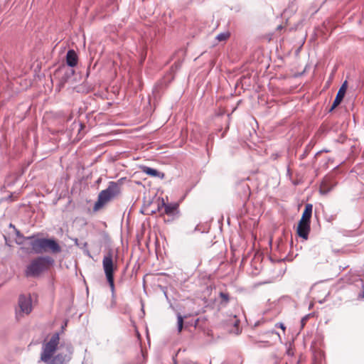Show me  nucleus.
<instances>
[{
    "label": "nucleus",
    "instance_id": "1",
    "mask_svg": "<svg viewBox=\"0 0 364 364\" xmlns=\"http://www.w3.org/2000/svg\"><path fill=\"white\" fill-rule=\"evenodd\" d=\"M60 343V335L53 333L46 338L41 347L40 360L46 364H68L72 358L73 347L70 343L64 346V350L55 354Z\"/></svg>",
    "mask_w": 364,
    "mask_h": 364
},
{
    "label": "nucleus",
    "instance_id": "2",
    "mask_svg": "<svg viewBox=\"0 0 364 364\" xmlns=\"http://www.w3.org/2000/svg\"><path fill=\"white\" fill-rule=\"evenodd\" d=\"M17 235L26 240H29V245L32 250L37 254L42 252H50L56 254L61 252V247L59 244L54 239H34L33 236L23 237L20 235V232H17Z\"/></svg>",
    "mask_w": 364,
    "mask_h": 364
},
{
    "label": "nucleus",
    "instance_id": "3",
    "mask_svg": "<svg viewBox=\"0 0 364 364\" xmlns=\"http://www.w3.org/2000/svg\"><path fill=\"white\" fill-rule=\"evenodd\" d=\"M117 252H114L112 249H109L104 255L102 259L103 269L110 287L112 294H114V259H117Z\"/></svg>",
    "mask_w": 364,
    "mask_h": 364
},
{
    "label": "nucleus",
    "instance_id": "4",
    "mask_svg": "<svg viewBox=\"0 0 364 364\" xmlns=\"http://www.w3.org/2000/svg\"><path fill=\"white\" fill-rule=\"evenodd\" d=\"M53 262V260L50 257H39L32 260L26 269V276H39Z\"/></svg>",
    "mask_w": 364,
    "mask_h": 364
},
{
    "label": "nucleus",
    "instance_id": "5",
    "mask_svg": "<svg viewBox=\"0 0 364 364\" xmlns=\"http://www.w3.org/2000/svg\"><path fill=\"white\" fill-rule=\"evenodd\" d=\"M119 193V185L114 181L109 182L108 187L99 193L97 201L95 204V209L100 208L110 200L118 196Z\"/></svg>",
    "mask_w": 364,
    "mask_h": 364
},
{
    "label": "nucleus",
    "instance_id": "6",
    "mask_svg": "<svg viewBox=\"0 0 364 364\" xmlns=\"http://www.w3.org/2000/svg\"><path fill=\"white\" fill-rule=\"evenodd\" d=\"M18 306L21 313L29 314L32 311V303L30 296L21 295L18 299Z\"/></svg>",
    "mask_w": 364,
    "mask_h": 364
},
{
    "label": "nucleus",
    "instance_id": "7",
    "mask_svg": "<svg viewBox=\"0 0 364 364\" xmlns=\"http://www.w3.org/2000/svg\"><path fill=\"white\" fill-rule=\"evenodd\" d=\"M226 325L230 333L238 335L240 333V320L235 315L230 316Z\"/></svg>",
    "mask_w": 364,
    "mask_h": 364
},
{
    "label": "nucleus",
    "instance_id": "8",
    "mask_svg": "<svg viewBox=\"0 0 364 364\" xmlns=\"http://www.w3.org/2000/svg\"><path fill=\"white\" fill-rule=\"evenodd\" d=\"M348 87V82L347 81H344L341 87L339 88L337 95L336 96V98L334 100V102L332 105V107L331 108V110H333L334 108H336L343 100L345 94L346 92Z\"/></svg>",
    "mask_w": 364,
    "mask_h": 364
},
{
    "label": "nucleus",
    "instance_id": "9",
    "mask_svg": "<svg viewBox=\"0 0 364 364\" xmlns=\"http://www.w3.org/2000/svg\"><path fill=\"white\" fill-rule=\"evenodd\" d=\"M310 232V223L299 221L297 226V234L304 240L308 239Z\"/></svg>",
    "mask_w": 364,
    "mask_h": 364
},
{
    "label": "nucleus",
    "instance_id": "10",
    "mask_svg": "<svg viewBox=\"0 0 364 364\" xmlns=\"http://www.w3.org/2000/svg\"><path fill=\"white\" fill-rule=\"evenodd\" d=\"M78 61L77 55L74 50H69L66 54V63L70 67L77 65Z\"/></svg>",
    "mask_w": 364,
    "mask_h": 364
},
{
    "label": "nucleus",
    "instance_id": "11",
    "mask_svg": "<svg viewBox=\"0 0 364 364\" xmlns=\"http://www.w3.org/2000/svg\"><path fill=\"white\" fill-rule=\"evenodd\" d=\"M141 169L143 173H146L147 175L154 176V177H159L161 178H163L164 176V174L163 173L159 172L156 169L143 166L141 167Z\"/></svg>",
    "mask_w": 364,
    "mask_h": 364
},
{
    "label": "nucleus",
    "instance_id": "12",
    "mask_svg": "<svg viewBox=\"0 0 364 364\" xmlns=\"http://www.w3.org/2000/svg\"><path fill=\"white\" fill-rule=\"evenodd\" d=\"M312 208L313 205L311 204H306L299 221L310 223V219L312 215Z\"/></svg>",
    "mask_w": 364,
    "mask_h": 364
},
{
    "label": "nucleus",
    "instance_id": "13",
    "mask_svg": "<svg viewBox=\"0 0 364 364\" xmlns=\"http://www.w3.org/2000/svg\"><path fill=\"white\" fill-rule=\"evenodd\" d=\"M161 207L164 208V213L166 215H173L178 209V205L176 203L166 204L162 199Z\"/></svg>",
    "mask_w": 364,
    "mask_h": 364
},
{
    "label": "nucleus",
    "instance_id": "14",
    "mask_svg": "<svg viewBox=\"0 0 364 364\" xmlns=\"http://www.w3.org/2000/svg\"><path fill=\"white\" fill-rule=\"evenodd\" d=\"M333 188L332 186H330L326 180L322 181L320 187V192L322 194L328 193Z\"/></svg>",
    "mask_w": 364,
    "mask_h": 364
},
{
    "label": "nucleus",
    "instance_id": "15",
    "mask_svg": "<svg viewBox=\"0 0 364 364\" xmlns=\"http://www.w3.org/2000/svg\"><path fill=\"white\" fill-rule=\"evenodd\" d=\"M177 326L178 331L180 333L182 331L183 326V318L180 314H177Z\"/></svg>",
    "mask_w": 364,
    "mask_h": 364
},
{
    "label": "nucleus",
    "instance_id": "16",
    "mask_svg": "<svg viewBox=\"0 0 364 364\" xmlns=\"http://www.w3.org/2000/svg\"><path fill=\"white\" fill-rule=\"evenodd\" d=\"M230 34L228 33H221L216 36V39L219 41H225L228 38Z\"/></svg>",
    "mask_w": 364,
    "mask_h": 364
},
{
    "label": "nucleus",
    "instance_id": "17",
    "mask_svg": "<svg viewBox=\"0 0 364 364\" xmlns=\"http://www.w3.org/2000/svg\"><path fill=\"white\" fill-rule=\"evenodd\" d=\"M220 297L221 298L222 301L221 303L224 304L225 305L229 301V295L228 294L220 292Z\"/></svg>",
    "mask_w": 364,
    "mask_h": 364
},
{
    "label": "nucleus",
    "instance_id": "18",
    "mask_svg": "<svg viewBox=\"0 0 364 364\" xmlns=\"http://www.w3.org/2000/svg\"><path fill=\"white\" fill-rule=\"evenodd\" d=\"M275 326L282 328L283 331H285L286 329V327L283 323H277Z\"/></svg>",
    "mask_w": 364,
    "mask_h": 364
},
{
    "label": "nucleus",
    "instance_id": "19",
    "mask_svg": "<svg viewBox=\"0 0 364 364\" xmlns=\"http://www.w3.org/2000/svg\"><path fill=\"white\" fill-rule=\"evenodd\" d=\"M308 319V316H305L304 318H302L301 321V327L303 328L304 326V325L306 324V322Z\"/></svg>",
    "mask_w": 364,
    "mask_h": 364
},
{
    "label": "nucleus",
    "instance_id": "20",
    "mask_svg": "<svg viewBox=\"0 0 364 364\" xmlns=\"http://www.w3.org/2000/svg\"><path fill=\"white\" fill-rule=\"evenodd\" d=\"M359 297L364 299V291L359 295Z\"/></svg>",
    "mask_w": 364,
    "mask_h": 364
},
{
    "label": "nucleus",
    "instance_id": "21",
    "mask_svg": "<svg viewBox=\"0 0 364 364\" xmlns=\"http://www.w3.org/2000/svg\"><path fill=\"white\" fill-rule=\"evenodd\" d=\"M270 333H276V334L279 335V334H278L277 333H276L274 330L271 331H270Z\"/></svg>",
    "mask_w": 364,
    "mask_h": 364
},
{
    "label": "nucleus",
    "instance_id": "22",
    "mask_svg": "<svg viewBox=\"0 0 364 364\" xmlns=\"http://www.w3.org/2000/svg\"><path fill=\"white\" fill-rule=\"evenodd\" d=\"M161 208V207L159 205V207H158L159 210H160Z\"/></svg>",
    "mask_w": 364,
    "mask_h": 364
}]
</instances>
